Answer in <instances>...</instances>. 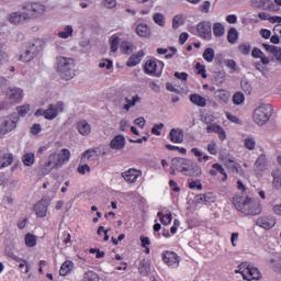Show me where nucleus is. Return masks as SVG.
Instances as JSON below:
<instances>
[{
	"mask_svg": "<svg viewBox=\"0 0 281 281\" xmlns=\"http://www.w3.org/2000/svg\"><path fill=\"white\" fill-rule=\"evenodd\" d=\"M226 166L233 170V172H238V169L240 168V165L236 161H234L233 159H228V161L226 162Z\"/></svg>",
	"mask_w": 281,
	"mask_h": 281,
	"instance_id": "obj_57",
	"label": "nucleus"
},
{
	"mask_svg": "<svg viewBox=\"0 0 281 281\" xmlns=\"http://www.w3.org/2000/svg\"><path fill=\"white\" fill-rule=\"evenodd\" d=\"M23 89L16 87L10 88L5 93L8 100L13 104H19L23 100Z\"/></svg>",
	"mask_w": 281,
	"mask_h": 281,
	"instance_id": "obj_15",
	"label": "nucleus"
},
{
	"mask_svg": "<svg viewBox=\"0 0 281 281\" xmlns=\"http://www.w3.org/2000/svg\"><path fill=\"white\" fill-rule=\"evenodd\" d=\"M262 47H265L266 52H269V54H272L276 60L281 65V47L269 45V44H262Z\"/></svg>",
	"mask_w": 281,
	"mask_h": 281,
	"instance_id": "obj_28",
	"label": "nucleus"
},
{
	"mask_svg": "<svg viewBox=\"0 0 281 281\" xmlns=\"http://www.w3.org/2000/svg\"><path fill=\"white\" fill-rule=\"evenodd\" d=\"M18 114L20 117H25L30 113V104H23L16 108Z\"/></svg>",
	"mask_w": 281,
	"mask_h": 281,
	"instance_id": "obj_49",
	"label": "nucleus"
},
{
	"mask_svg": "<svg viewBox=\"0 0 281 281\" xmlns=\"http://www.w3.org/2000/svg\"><path fill=\"white\" fill-rule=\"evenodd\" d=\"M69 159H71V151L67 148H63L59 153L50 154L41 169L42 175L45 177L52 170H60L65 164L69 162Z\"/></svg>",
	"mask_w": 281,
	"mask_h": 281,
	"instance_id": "obj_1",
	"label": "nucleus"
},
{
	"mask_svg": "<svg viewBox=\"0 0 281 281\" xmlns=\"http://www.w3.org/2000/svg\"><path fill=\"white\" fill-rule=\"evenodd\" d=\"M244 146L247 150H254L256 148V138L254 136H248L244 140Z\"/></svg>",
	"mask_w": 281,
	"mask_h": 281,
	"instance_id": "obj_45",
	"label": "nucleus"
},
{
	"mask_svg": "<svg viewBox=\"0 0 281 281\" xmlns=\"http://www.w3.org/2000/svg\"><path fill=\"white\" fill-rule=\"evenodd\" d=\"M269 161L267 160V155L261 154L254 164V171L259 177H262V172L268 170Z\"/></svg>",
	"mask_w": 281,
	"mask_h": 281,
	"instance_id": "obj_14",
	"label": "nucleus"
},
{
	"mask_svg": "<svg viewBox=\"0 0 281 281\" xmlns=\"http://www.w3.org/2000/svg\"><path fill=\"white\" fill-rule=\"evenodd\" d=\"M8 21L11 25H23L27 20L25 19V15H23L22 11H14L9 14Z\"/></svg>",
	"mask_w": 281,
	"mask_h": 281,
	"instance_id": "obj_20",
	"label": "nucleus"
},
{
	"mask_svg": "<svg viewBox=\"0 0 281 281\" xmlns=\"http://www.w3.org/2000/svg\"><path fill=\"white\" fill-rule=\"evenodd\" d=\"M207 151L210 153V155H218V147L216 146V143H210L207 145Z\"/></svg>",
	"mask_w": 281,
	"mask_h": 281,
	"instance_id": "obj_60",
	"label": "nucleus"
},
{
	"mask_svg": "<svg viewBox=\"0 0 281 281\" xmlns=\"http://www.w3.org/2000/svg\"><path fill=\"white\" fill-rule=\"evenodd\" d=\"M111 52H117V47H120V37L117 35H112L110 37Z\"/></svg>",
	"mask_w": 281,
	"mask_h": 281,
	"instance_id": "obj_47",
	"label": "nucleus"
},
{
	"mask_svg": "<svg viewBox=\"0 0 281 281\" xmlns=\"http://www.w3.org/2000/svg\"><path fill=\"white\" fill-rule=\"evenodd\" d=\"M77 131L80 133L83 137H87V135L91 134V124H89L87 121H80L77 123Z\"/></svg>",
	"mask_w": 281,
	"mask_h": 281,
	"instance_id": "obj_29",
	"label": "nucleus"
},
{
	"mask_svg": "<svg viewBox=\"0 0 281 281\" xmlns=\"http://www.w3.org/2000/svg\"><path fill=\"white\" fill-rule=\"evenodd\" d=\"M153 21L156 25H159V27H164V25H166V16L162 13H155L153 15Z\"/></svg>",
	"mask_w": 281,
	"mask_h": 281,
	"instance_id": "obj_41",
	"label": "nucleus"
},
{
	"mask_svg": "<svg viewBox=\"0 0 281 281\" xmlns=\"http://www.w3.org/2000/svg\"><path fill=\"white\" fill-rule=\"evenodd\" d=\"M47 207H49V201L41 200L34 205V212L37 218H45L47 216Z\"/></svg>",
	"mask_w": 281,
	"mask_h": 281,
	"instance_id": "obj_19",
	"label": "nucleus"
},
{
	"mask_svg": "<svg viewBox=\"0 0 281 281\" xmlns=\"http://www.w3.org/2000/svg\"><path fill=\"white\" fill-rule=\"evenodd\" d=\"M183 130L181 128H171L169 132V139L172 144H183Z\"/></svg>",
	"mask_w": 281,
	"mask_h": 281,
	"instance_id": "obj_24",
	"label": "nucleus"
},
{
	"mask_svg": "<svg viewBox=\"0 0 281 281\" xmlns=\"http://www.w3.org/2000/svg\"><path fill=\"white\" fill-rule=\"evenodd\" d=\"M241 266L245 267V269L239 272L241 273L244 280H260V271L258 270V268L252 267L248 263H241Z\"/></svg>",
	"mask_w": 281,
	"mask_h": 281,
	"instance_id": "obj_12",
	"label": "nucleus"
},
{
	"mask_svg": "<svg viewBox=\"0 0 281 281\" xmlns=\"http://www.w3.org/2000/svg\"><path fill=\"white\" fill-rule=\"evenodd\" d=\"M3 47H4L3 43H0V69H1V67H3V65H5V64L8 63V60H9L8 53H5V52L3 50Z\"/></svg>",
	"mask_w": 281,
	"mask_h": 281,
	"instance_id": "obj_46",
	"label": "nucleus"
},
{
	"mask_svg": "<svg viewBox=\"0 0 281 281\" xmlns=\"http://www.w3.org/2000/svg\"><path fill=\"white\" fill-rule=\"evenodd\" d=\"M203 175V170L201 169V167L190 160V165L189 167H187V171H184V177H201Z\"/></svg>",
	"mask_w": 281,
	"mask_h": 281,
	"instance_id": "obj_22",
	"label": "nucleus"
},
{
	"mask_svg": "<svg viewBox=\"0 0 281 281\" xmlns=\"http://www.w3.org/2000/svg\"><path fill=\"white\" fill-rule=\"evenodd\" d=\"M126 104L123 105L124 111H131L133 106H137V104H142V97L139 94H133L126 97L125 99Z\"/></svg>",
	"mask_w": 281,
	"mask_h": 281,
	"instance_id": "obj_23",
	"label": "nucleus"
},
{
	"mask_svg": "<svg viewBox=\"0 0 281 281\" xmlns=\"http://www.w3.org/2000/svg\"><path fill=\"white\" fill-rule=\"evenodd\" d=\"M225 78H227V75L225 74V71L216 72L215 75L216 85H223V82H225Z\"/></svg>",
	"mask_w": 281,
	"mask_h": 281,
	"instance_id": "obj_55",
	"label": "nucleus"
},
{
	"mask_svg": "<svg viewBox=\"0 0 281 281\" xmlns=\"http://www.w3.org/2000/svg\"><path fill=\"white\" fill-rule=\"evenodd\" d=\"M214 115H212V114H207V115H205L203 119H202V121L204 122V124H206L207 126H213V124H214Z\"/></svg>",
	"mask_w": 281,
	"mask_h": 281,
	"instance_id": "obj_63",
	"label": "nucleus"
},
{
	"mask_svg": "<svg viewBox=\"0 0 281 281\" xmlns=\"http://www.w3.org/2000/svg\"><path fill=\"white\" fill-rule=\"evenodd\" d=\"M63 111H65V104L63 102L52 103L45 110V120H56L58 113H63Z\"/></svg>",
	"mask_w": 281,
	"mask_h": 281,
	"instance_id": "obj_11",
	"label": "nucleus"
},
{
	"mask_svg": "<svg viewBox=\"0 0 281 281\" xmlns=\"http://www.w3.org/2000/svg\"><path fill=\"white\" fill-rule=\"evenodd\" d=\"M56 69L64 80H71L76 76L74 59L67 57L56 58Z\"/></svg>",
	"mask_w": 281,
	"mask_h": 281,
	"instance_id": "obj_3",
	"label": "nucleus"
},
{
	"mask_svg": "<svg viewBox=\"0 0 281 281\" xmlns=\"http://www.w3.org/2000/svg\"><path fill=\"white\" fill-rule=\"evenodd\" d=\"M206 133H216L221 142H225L227 139V133H225V130L223 128V126L216 123H214L213 125L206 126Z\"/></svg>",
	"mask_w": 281,
	"mask_h": 281,
	"instance_id": "obj_21",
	"label": "nucleus"
},
{
	"mask_svg": "<svg viewBox=\"0 0 281 281\" xmlns=\"http://www.w3.org/2000/svg\"><path fill=\"white\" fill-rule=\"evenodd\" d=\"M83 281H100V277L93 271H88L85 273Z\"/></svg>",
	"mask_w": 281,
	"mask_h": 281,
	"instance_id": "obj_48",
	"label": "nucleus"
},
{
	"mask_svg": "<svg viewBox=\"0 0 281 281\" xmlns=\"http://www.w3.org/2000/svg\"><path fill=\"white\" fill-rule=\"evenodd\" d=\"M57 36L59 38H70V36H74V26L71 25L65 26L61 32H58Z\"/></svg>",
	"mask_w": 281,
	"mask_h": 281,
	"instance_id": "obj_39",
	"label": "nucleus"
},
{
	"mask_svg": "<svg viewBox=\"0 0 281 281\" xmlns=\"http://www.w3.org/2000/svg\"><path fill=\"white\" fill-rule=\"evenodd\" d=\"M95 160H98V151H95L93 148L87 149L81 155V164H91V161Z\"/></svg>",
	"mask_w": 281,
	"mask_h": 281,
	"instance_id": "obj_26",
	"label": "nucleus"
},
{
	"mask_svg": "<svg viewBox=\"0 0 281 281\" xmlns=\"http://www.w3.org/2000/svg\"><path fill=\"white\" fill-rule=\"evenodd\" d=\"M5 256H8V258H11L12 260H15V262H25V259L16 256L11 249H5Z\"/></svg>",
	"mask_w": 281,
	"mask_h": 281,
	"instance_id": "obj_51",
	"label": "nucleus"
},
{
	"mask_svg": "<svg viewBox=\"0 0 281 281\" xmlns=\"http://www.w3.org/2000/svg\"><path fill=\"white\" fill-rule=\"evenodd\" d=\"M214 56H215L214 48H206L202 55V58H204L206 63H213Z\"/></svg>",
	"mask_w": 281,
	"mask_h": 281,
	"instance_id": "obj_44",
	"label": "nucleus"
},
{
	"mask_svg": "<svg viewBox=\"0 0 281 281\" xmlns=\"http://www.w3.org/2000/svg\"><path fill=\"white\" fill-rule=\"evenodd\" d=\"M161 128H164V123L154 125L151 128L153 135H161Z\"/></svg>",
	"mask_w": 281,
	"mask_h": 281,
	"instance_id": "obj_64",
	"label": "nucleus"
},
{
	"mask_svg": "<svg viewBox=\"0 0 281 281\" xmlns=\"http://www.w3.org/2000/svg\"><path fill=\"white\" fill-rule=\"evenodd\" d=\"M164 61L149 59L145 63L144 71L148 76H156L157 78H159V76H161V72L164 71Z\"/></svg>",
	"mask_w": 281,
	"mask_h": 281,
	"instance_id": "obj_7",
	"label": "nucleus"
},
{
	"mask_svg": "<svg viewBox=\"0 0 281 281\" xmlns=\"http://www.w3.org/2000/svg\"><path fill=\"white\" fill-rule=\"evenodd\" d=\"M252 8L258 10H270L272 12H278V7L271 0H254L251 3Z\"/></svg>",
	"mask_w": 281,
	"mask_h": 281,
	"instance_id": "obj_17",
	"label": "nucleus"
},
{
	"mask_svg": "<svg viewBox=\"0 0 281 281\" xmlns=\"http://www.w3.org/2000/svg\"><path fill=\"white\" fill-rule=\"evenodd\" d=\"M233 102L234 104H243V102H245V94H243V92H236L233 95Z\"/></svg>",
	"mask_w": 281,
	"mask_h": 281,
	"instance_id": "obj_52",
	"label": "nucleus"
},
{
	"mask_svg": "<svg viewBox=\"0 0 281 281\" xmlns=\"http://www.w3.org/2000/svg\"><path fill=\"white\" fill-rule=\"evenodd\" d=\"M100 69H112L113 68V61L105 59L99 64Z\"/></svg>",
	"mask_w": 281,
	"mask_h": 281,
	"instance_id": "obj_62",
	"label": "nucleus"
},
{
	"mask_svg": "<svg viewBox=\"0 0 281 281\" xmlns=\"http://www.w3.org/2000/svg\"><path fill=\"white\" fill-rule=\"evenodd\" d=\"M124 146H126V138L123 135H116L110 142V148H112V150H122Z\"/></svg>",
	"mask_w": 281,
	"mask_h": 281,
	"instance_id": "obj_25",
	"label": "nucleus"
},
{
	"mask_svg": "<svg viewBox=\"0 0 281 281\" xmlns=\"http://www.w3.org/2000/svg\"><path fill=\"white\" fill-rule=\"evenodd\" d=\"M238 50L240 52V54H244V56H248V54L251 53V45L240 44L238 46Z\"/></svg>",
	"mask_w": 281,
	"mask_h": 281,
	"instance_id": "obj_56",
	"label": "nucleus"
},
{
	"mask_svg": "<svg viewBox=\"0 0 281 281\" xmlns=\"http://www.w3.org/2000/svg\"><path fill=\"white\" fill-rule=\"evenodd\" d=\"M271 269L277 273H281V257H274L270 260Z\"/></svg>",
	"mask_w": 281,
	"mask_h": 281,
	"instance_id": "obj_42",
	"label": "nucleus"
},
{
	"mask_svg": "<svg viewBox=\"0 0 281 281\" xmlns=\"http://www.w3.org/2000/svg\"><path fill=\"white\" fill-rule=\"evenodd\" d=\"M136 34L143 38H148V36H150V26L147 24H138L136 26Z\"/></svg>",
	"mask_w": 281,
	"mask_h": 281,
	"instance_id": "obj_33",
	"label": "nucleus"
},
{
	"mask_svg": "<svg viewBox=\"0 0 281 281\" xmlns=\"http://www.w3.org/2000/svg\"><path fill=\"white\" fill-rule=\"evenodd\" d=\"M271 115H273L271 104L261 103L255 109L252 120L258 126H265L271 120Z\"/></svg>",
	"mask_w": 281,
	"mask_h": 281,
	"instance_id": "obj_4",
	"label": "nucleus"
},
{
	"mask_svg": "<svg viewBox=\"0 0 281 281\" xmlns=\"http://www.w3.org/2000/svg\"><path fill=\"white\" fill-rule=\"evenodd\" d=\"M190 164V159L188 158L176 157L171 160L172 168H175V170L178 172H181V175H186V172H188Z\"/></svg>",
	"mask_w": 281,
	"mask_h": 281,
	"instance_id": "obj_13",
	"label": "nucleus"
},
{
	"mask_svg": "<svg viewBox=\"0 0 281 281\" xmlns=\"http://www.w3.org/2000/svg\"><path fill=\"white\" fill-rule=\"evenodd\" d=\"M142 63V59L137 57L136 55H132L127 60V67H136V65H139Z\"/></svg>",
	"mask_w": 281,
	"mask_h": 281,
	"instance_id": "obj_53",
	"label": "nucleus"
},
{
	"mask_svg": "<svg viewBox=\"0 0 281 281\" xmlns=\"http://www.w3.org/2000/svg\"><path fill=\"white\" fill-rule=\"evenodd\" d=\"M72 270H74V261L67 260L61 265L59 269V276H67L68 273H71Z\"/></svg>",
	"mask_w": 281,
	"mask_h": 281,
	"instance_id": "obj_35",
	"label": "nucleus"
},
{
	"mask_svg": "<svg viewBox=\"0 0 281 281\" xmlns=\"http://www.w3.org/2000/svg\"><path fill=\"white\" fill-rule=\"evenodd\" d=\"M19 115L16 113H12L5 116L1 123L0 128L2 130V134L5 135L8 133H12L14 128H16V124H19Z\"/></svg>",
	"mask_w": 281,
	"mask_h": 281,
	"instance_id": "obj_8",
	"label": "nucleus"
},
{
	"mask_svg": "<svg viewBox=\"0 0 281 281\" xmlns=\"http://www.w3.org/2000/svg\"><path fill=\"white\" fill-rule=\"evenodd\" d=\"M198 36L203 41H212V23L202 21L196 25Z\"/></svg>",
	"mask_w": 281,
	"mask_h": 281,
	"instance_id": "obj_10",
	"label": "nucleus"
},
{
	"mask_svg": "<svg viewBox=\"0 0 281 281\" xmlns=\"http://www.w3.org/2000/svg\"><path fill=\"white\" fill-rule=\"evenodd\" d=\"M195 203H204V205L216 203V195H214L212 192L200 194L196 196Z\"/></svg>",
	"mask_w": 281,
	"mask_h": 281,
	"instance_id": "obj_27",
	"label": "nucleus"
},
{
	"mask_svg": "<svg viewBox=\"0 0 281 281\" xmlns=\"http://www.w3.org/2000/svg\"><path fill=\"white\" fill-rule=\"evenodd\" d=\"M36 56H38V46L34 43H29L20 50L19 60L21 63H31Z\"/></svg>",
	"mask_w": 281,
	"mask_h": 281,
	"instance_id": "obj_6",
	"label": "nucleus"
},
{
	"mask_svg": "<svg viewBox=\"0 0 281 281\" xmlns=\"http://www.w3.org/2000/svg\"><path fill=\"white\" fill-rule=\"evenodd\" d=\"M227 41L231 45H235L238 41V30L236 27H231L227 32Z\"/></svg>",
	"mask_w": 281,
	"mask_h": 281,
	"instance_id": "obj_38",
	"label": "nucleus"
},
{
	"mask_svg": "<svg viewBox=\"0 0 281 281\" xmlns=\"http://www.w3.org/2000/svg\"><path fill=\"white\" fill-rule=\"evenodd\" d=\"M215 98L221 104H227V102H229V92L223 89L216 90Z\"/></svg>",
	"mask_w": 281,
	"mask_h": 281,
	"instance_id": "obj_32",
	"label": "nucleus"
},
{
	"mask_svg": "<svg viewBox=\"0 0 281 281\" xmlns=\"http://www.w3.org/2000/svg\"><path fill=\"white\" fill-rule=\"evenodd\" d=\"M213 34L215 38H221L222 36H225V26L221 22L214 23Z\"/></svg>",
	"mask_w": 281,
	"mask_h": 281,
	"instance_id": "obj_36",
	"label": "nucleus"
},
{
	"mask_svg": "<svg viewBox=\"0 0 281 281\" xmlns=\"http://www.w3.org/2000/svg\"><path fill=\"white\" fill-rule=\"evenodd\" d=\"M190 101L192 102V104H195V106L201 108L206 106L207 104V100L200 94H191Z\"/></svg>",
	"mask_w": 281,
	"mask_h": 281,
	"instance_id": "obj_34",
	"label": "nucleus"
},
{
	"mask_svg": "<svg viewBox=\"0 0 281 281\" xmlns=\"http://www.w3.org/2000/svg\"><path fill=\"white\" fill-rule=\"evenodd\" d=\"M157 216L162 225H170L172 223V213L170 211H166L165 213L159 211Z\"/></svg>",
	"mask_w": 281,
	"mask_h": 281,
	"instance_id": "obj_31",
	"label": "nucleus"
},
{
	"mask_svg": "<svg viewBox=\"0 0 281 281\" xmlns=\"http://www.w3.org/2000/svg\"><path fill=\"white\" fill-rule=\"evenodd\" d=\"M77 172H79V175H87V172H91V167L83 162V165H79Z\"/></svg>",
	"mask_w": 281,
	"mask_h": 281,
	"instance_id": "obj_59",
	"label": "nucleus"
},
{
	"mask_svg": "<svg viewBox=\"0 0 281 281\" xmlns=\"http://www.w3.org/2000/svg\"><path fill=\"white\" fill-rule=\"evenodd\" d=\"M26 247H36L37 237L31 233L26 234L24 237Z\"/></svg>",
	"mask_w": 281,
	"mask_h": 281,
	"instance_id": "obj_43",
	"label": "nucleus"
},
{
	"mask_svg": "<svg viewBox=\"0 0 281 281\" xmlns=\"http://www.w3.org/2000/svg\"><path fill=\"white\" fill-rule=\"evenodd\" d=\"M233 204L238 212H241V214H245L246 216H257V214L262 212L260 202L255 201L249 196L235 195L233 198Z\"/></svg>",
	"mask_w": 281,
	"mask_h": 281,
	"instance_id": "obj_2",
	"label": "nucleus"
},
{
	"mask_svg": "<svg viewBox=\"0 0 281 281\" xmlns=\"http://www.w3.org/2000/svg\"><path fill=\"white\" fill-rule=\"evenodd\" d=\"M138 271L140 276H148L150 273V261L144 259L139 262Z\"/></svg>",
	"mask_w": 281,
	"mask_h": 281,
	"instance_id": "obj_37",
	"label": "nucleus"
},
{
	"mask_svg": "<svg viewBox=\"0 0 281 281\" xmlns=\"http://www.w3.org/2000/svg\"><path fill=\"white\" fill-rule=\"evenodd\" d=\"M272 177H273L272 186L274 188H280L281 187V176L277 175L276 172H272Z\"/></svg>",
	"mask_w": 281,
	"mask_h": 281,
	"instance_id": "obj_61",
	"label": "nucleus"
},
{
	"mask_svg": "<svg viewBox=\"0 0 281 281\" xmlns=\"http://www.w3.org/2000/svg\"><path fill=\"white\" fill-rule=\"evenodd\" d=\"M162 262H165L167 267H170V269H179L181 257L175 251L167 250L162 252Z\"/></svg>",
	"mask_w": 281,
	"mask_h": 281,
	"instance_id": "obj_9",
	"label": "nucleus"
},
{
	"mask_svg": "<svg viewBox=\"0 0 281 281\" xmlns=\"http://www.w3.org/2000/svg\"><path fill=\"white\" fill-rule=\"evenodd\" d=\"M196 74L202 76V78H207L205 74V66L201 65V63L195 64Z\"/></svg>",
	"mask_w": 281,
	"mask_h": 281,
	"instance_id": "obj_58",
	"label": "nucleus"
},
{
	"mask_svg": "<svg viewBox=\"0 0 281 281\" xmlns=\"http://www.w3.org/2000/svg\"><path fill=\"white\" fill-rule=\"evenodd\" d=\"M21 10L24 19L32 21V19H38V16L45 13V5L38 2H24Z\"/></svg>",
	"mask_w": 281,
	"mask_h": 281,
	"instance_id": "obj_5",
	"label": "nucleus"
},
{
	"mask_svg": "<svg viewBox=\"0 0 281 281\" xmlns=\"http://www.w3.org/2000/svg\"><path fill=\"white\" fill-rule=\"evenodd\" d=\"M256 225L262 229H271V227H276V217L271 215H263L256 220Z\"/></svg>",
	"mask_w": 281,
	"mask_h": 281,
	"instance_id": "obj_16",
	"label": "nucleus"
},
{
	"mask_svg": "<svg viewBox=\"0 0 281 281\" xmlns=\"http://www.w3.org/2000/svg\"><path fill=\"white\" fill-rule=\"evenodd\" d=\"M121 52L123 54H133V44H131L128 42H123L121 44Z\"/></svg>",
	"mask_w": 281,
	"mask_h": 281,
	"instance_id": "obj_50",
	"label": "nucleus"
},
{
	"mask_svg": "<svg viewBox=\"0 0 281 281\" xmlns=\"http://www.w3.org/2000/svg\"><path fill=\"white\" fill-rule=\"evenodd\" d=\"M241 89L243 91L247 94V95H251V83H249V81L247 80H241Z\"/></svg>",
	"mask_w": 281,
	"mask_h": 281,
	"instance_id": "obj_54",
	"label": "nucleus"
},
{
	"mask_svg": "<svg viewBox=\"0 0 281 281\" xmlns=\"http://www.w3.org/2000/svg\"><path fill=\"white\" fill-rule=\"evenodd\" d=\"M14 162V156L12 154H0V170L8 168Z\"/></svg>",
	"mask_w": 281,
	"mask_h": 281,
	"instance_id": "obj_30",
	"label": "nucleus"
},
{
	"mask_svg": "<svg viewBox=\"0 0 281 281\" xmlns=\"http://www.w3.org/2000/svg\"><path fill=\"white\" fill-rule=\"evenodd\" d=\"M121 177H123V179H124V181H126V183H137V179H139V177H142V171L131 168V169L122 172Z\"/></svg>",
	"mask_w": 281,
	"mask_h": 281,
	"instance_id": "obj_18",
	"label": "nucleus"
},
{
	"mask_svg": "<svg viewBox=\"0 0 281 281\" xmlns=\"http://www.w3.org/2000/svg\"><path fill=\"white\" fill-rule=\"evenodd\" d=\"M22 161L24 164V166H34L35 162V155L34 153H26L22 156Z\"/></svg>",
	"mask_w": 281,
	"mask_h": 281,
	"instance_id": "obj_40",
	"label": "nucleus"
}]
</instances>
